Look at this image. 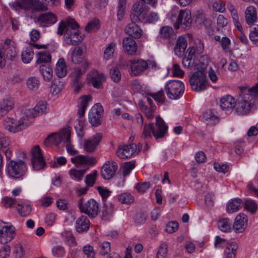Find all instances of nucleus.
I'll return each mask as SVG.
<instances>
[{
    "instance_id": "nucleus-11",
    "label": "nucleus",
    "mask_w": 258,
    "mask_h": 258,
    "mask_svg": "<svg viewBox=\"0 0 258 258\" xmlns=\"http://www.w3.org/2000/svg\"><path fill=\"white\" fill-rule=\"evenodd\" d=\"M31 163L34 170L43 169L46 165L45 161L38 145L34 146L31 150Z\"/></svg>"
},
{
    "instance_id": "nucleus-27",
    "label": "nucleus",
    "mask_w": 258,
    "mask_h": 258,
    "mask_svg": "<svg viewBox=\"0 0 258 258\" xmlns=\"http://www.w3.org/2000/svg\"><path fill=\"white\" fill-rule=\"evenodd\" d=\"M19 7L22 9H27L32 8L33 9L38 11H43L48 10L47 7L42 3L36 0H29V4H23L22 2L18 3Z\"/></svg>"
},
{
    "instance_id": "nucleus-35",
    "label": "nucleus",
    "mask_w": 258,
    "mask_h": 258,
    "mask_svg": "<svg viewBox=\"0 0 258 258\" xmlns=\"http://www.w3.org/2000/svg\"><path fill=\"white\" fill-rule=\"evenodd\" d=\"M245 17L246 22L248 25L253 24L257 20L255 8L253 6L248 7L245 12Z\"/></svg>"
},
{
    "instance_id": "nucleus-53",
    "label": "nucleus",
    "mask_w": 258,
    "mask_h": 258,
    "mask_svg": "<svg viewBox=\"0 0 258 258\" xmlns=\"http://www.w3.org/2000/svg\"><path fill=\"white\" fill-rule=\"evenodd\" d=\"M14 253L15 254L16 258L23 257L25 253L23 246L21 243L16 244L14 248Z\"/></svg>"
},
{
    "instance_id": "nucleus-18",
    "label": "nucleus",
    "mask_w": 258,
    "mask_h": 258,
    "mask_svg": "<svg viewBox=\"0 0 258 258\" xmlns=\"http://www.w3.org/2000/svg\"><path fill=\"white\" fill-rule=\"evenodd\" d=\"M46 104L44 102H39L34 108H28L25 110L24 114L27 120L32 119L39 115L43 114L46 111Z\"/></svg>"
},
{
    "instance_id": "nucleus-9",
    "label": "nucleus",
    "mask_w": 258,
    "mask_h": 258,
    "mask_svg": "<svg viewBox=\"0 0 258 258\" xmlns=\"http://www.w3.org/2000/svg\"><path fill=\"white\" fill-rule=\"evenodd\" d=\"M78 205L81 212L87 215L89 217L93 218L98 215L99 204L94 199H91L84 203V199L80 198Z\"/></svg>"
},
{
    "instance_id": "nucleus-8",
    "label": "nucleus",
    "mask_w": 258,
    "mask_h": 258,
    "mask_svg": "<svg viewBox=\"0 0 258 258\" xmlns=\"http://www.w3.org/2000/svg\"><path fill=\"white\" fill-rule=\"evenodd\" d=\"M189 82L191 87L194 91H201L206 89L207 81L204 70L202 69L193 73Z\"/></svg>"
},
{
    "instance_id": "nucleus-30",
    "label": "nucleus",
    "mask_w": 258,
    "mask_h": 258,
    "mask_svg": "<svg viewBox=\"0 0 258 258\" xmlns=\"http://www.w3.org/2000/svg\"><path fill=\"white\" fill-rule=\"evenodd\" d=\"M202 119L207 125H214L219 121V118L214 110L205 111L202 115Z\"/></svg>"
},
{
    "instance_id": "nucleus-63",
    "label": "nucleus",
    "mask_w": 258,
    "mask_h": 258,
    "mask_svg": "<svg viewBox=\"0 0 258 258\" xmlns=\"http://www.w3.org/2000/svg\"><path fill=\"white\" fill-rule=\"evenodd\" d=\"M153 124H145L144 127L142 137L146 139L151 137V132L153 133Z\"/></svg>"
},
{
    "instance_id": "nucleus-33",
    "label": "nucleus",
    "mask_w": 258,
    "mask_h": 258,
    "mask_svg": "<svg viewBox=\"0 0 258 258\" xmlns=\"http://www.w3.org/2000/svg\"><path fill=\"white\" fill-rule=\"evenodd\" d=\"M90 221L86 216L82 215L76 222V229L79 233L87 231L89 228Z\"/></svg>"
},
{
    "instance_id": "nucleus-1",
    "label": "nucleus",
    "mask_w": 258,
    "mask_h": 258,
    "mask_svg": "<svg viewBox=\"0 0 258 258\" xmlns=\"http://www.w3.org/2000/svg\"><path fill=\"white\" fill-rule=\"evenodd\" d=\"M78 28L79 25L73 19L68 18L66 21H62L59 23L57 33L63 35V41L66 45H76L83 40Z\"/></svg>"
},
{
    "instance_id": "nucleus-55",
    "label": "nucleus",
    "mask_w": 258,
    "mask_h": 258,
    "mask_svg": "<svg viewBox=\"0 0 258 258\" xmlns=\"http://www.w3.org/2000/svg\"><path fill=\"white\" fill-rule=\"evenodd\" d=\"M83 251L87 258H95V252L94 248L90 245H86L83 247Z\"/></svg>"
},
{
    "instance_id": "nucleus-13",
    "label": "nucleus",
    "mask_w": 258,
    "mask_h": 258,
    "mask_svg": "<svg viewBox=\"0 0 258 258\" xmlns=\"http://www.w3.org/2000/svg\"><path fill=\"white\" fill-rule=\"evenodd\" d=\"M103 108L99 103L95 104L89 112V121L94 126H97L101 123Z\"/></svg>"
},
{
    "instance_id": "nucleus-64",
    "label": "nucleus",
    "mask_w": 258,
    "mask_h": 258,
    "mask_svg": "<svg viewBox=\"0 0 258 258\" xmlns=\"http://www.w3.org/2000/svg\"><path fill=\"white\" fill-rule=\"evenodd\" d=\"M11 247L9 245L3 246L0 248V257L7 258L10 256Z\"/></svg>"
},
{
    "instance_id": "nucleus-49",
    "label": "nucleus",
    "mask_w": 258,
    "mask_h": 258,
    "mask_svg": "<svg viewBox=\"0 0 258 258\" xmlns=\"http://www.w3.org/2000/svg\"><path fill=\"white\" fill-rule=\"evenodd\" d=\"M99 28V21L97 19H93L88 22L85 27V30L88 32H92L97 30Z\"/></svg>"
},
{
    "instance_id": "nucleus-44",
    "label": "nucleus",
    "mask_w": 258,
    "mask_h": 258,
    "mask_svg": "<svg viewBox=\"0 0 258 258\" xmlns=\"http://www.w3.org/2000/svg\"><path fill=\"white\" fill-rule=\"evenodd\" d=\"M135 166V162L133 161L126 162L122 164L121 170L123 176L128 175L131 170L134 168Z\"/></svg>"
},
{
    "instance_id": "nucleus-29",
    "label": "nucleus",
    "mask_w": 258,
    "mask_h": 258,
    "mask_svg": "<svg viewBox=\"0 0 258 258\" xmlns=\"http://www.w3.org/2000/svg\"><path fill=\"white\" fill-rule=\"evenodd\" d=\"M55 74L59 78L64 77L68 72L66 61L63 58H60L55 66Z\"/></svg>"
},
{
    "instance_id": "nucleus-31",
    "label": "nucleus",
    "mask_w": 258,
    "mask_h": 258,
    "mask_svg": "<svg viewBox=\"0 0 258 258\" xmlns=\"http://www.w3.org/2000/svg\"><path fill=\"white\" fill-rule=\"evenodd\" d=\"M187 45L185 38L182 36H179L177 40L176 44L174 47L175 54L178 57L183 56Z\"/></svg>"
},
{
    "instance_id": "nucleus-5",
    "label": "nucleus",
    "mask_w": 258,
    "mask_h": 258,
    "mask_svg": "<svg viewBox=\"0 0 258 258\" xmlns=\"http://www.w3.org/2000/svg\"><path fill=\"white\" fill-rule=\"evenodd\" d=\"M7 174L9 177L22 179L28 170L27 163L23 160H10L7 164Z\"/></svg>"
},
{
    "instance_id": "nucleus-43",
    "label": "nucleus",
    "mask_w": 258,
    "mask_h": 258,
    "mask_svg": "<svg viewBox=\"0 0 258 258\" xmlns=\"http://www.w3.org/2000/svg\"><path fill=\"white\" fill-rule=\"evenodd\" d=\"M34 55V52L31 48H27L21 54V58L23 62L25 63H29L32 59Z\"/></svg>"
},
{
    "instance_id": "nucleus-52",
    "label": "nucleus",
    "mask_w": 258,
    "mask_h": 258,
    "mask_svg": "<svg viewBox=\"0 0 258 258\" xmlns=\"http://www.w3.org/2000/svg\"><path fill=\"white\" fill-rule=\"evenodd\" d=\"M111 251V246L110 242L104 241L100 246L99 252L101 255L108 254Z\"/></svg>"
},
{
    "instance_id": "nucleus-14",
    "label": "nucleus",
    "mask_w": 258,
    "mask_h": 258,
    "mask_svg": "<svg viewBox=\"0 0 258 258\" xmlns=\"http://www.w3.org/2000/svg\"><path fill=\"white\" fill-rule=\"evenodd\" d=\"M0 221V243L6 244L10 242L15 236V229L13 226H4Z\"/></svg>"
},
{
    "instance_id": "nucleus-38",
    "label": "nucleus",
    "mask_w": 258,
    "mask_h": 258,
    "mask_svg": "<svg viewBox=\"0 0 258 258\" xmlns=\"http://www.w3.org/2000/svg\"><path fill=\"white\" fill-rule=\"evenodd\" d=\"M242 200L239 198L229 201L227 207V211L229 213L237 212L241 208Z\"/></svg>"
},
{
    "instance_id": "nucleus-15",
    "label": "nucleus",
    "mask_w": 258,
    "mask_h": 258,
    "mask_svg": "<svg viewBox=\"0 0 258 258\" xmlns=\"http://www.w3.org/2000/svg\"><path fill=\"white\" fill-rule=\"evenodd\" d=\"M155 127L153 126V135L156 140L163 138L167 132L168 126L159 116L156 117Z\"/></svg>"
},
{
    "instance_id": "nucleus-20",
    "label": "nucleus",
    "mask_w": 258,
    "mask_h": 258,
    "mask_svg": "<svg viewBox=\"0 0 258 258\" xmlns=\"http://www.w3.org/2000/svg\"><path fill=\"white\" fill-rule=\"evenodd\" d=\"M117 164L113 161H107L102 166L101 173L104 179H110L115 174L117 169Z\"/></svg>"
},
{
    "instance_id": "nucleus-12",
    "label": "nucleus",
    "mask_w": 258,
    "mask_h": 258,
    "mask_svg": "<svg viewBox=\"0 0 258 258\" xmlns=\"http://www.w3.org/2000/svg\"><path fill=\"white\" fill-rule=\"evenodd\" d=\"M148 6L143 3H136L133 6L131 14L132 21L142 22L145 21L144 17L148 11Z\"/></svg>"
},
{
    "instance_id": "nucleus-21",
    "label": "nucleus",
    "mask_w": 258,
    "mask_h": 258,
    "mask_svg": "<svg viewBox=\"0 0 258 258\" xmlns=\"http://www.w3.org/2000/svg\"><path fill=\"white\" fill-rule=\"evenodd\" d=\"M14 104V99L9 95L5 96L0 101V118L13 108Z\"/></svg>"
},
{
    "instance_id": "nucleus-37",
    "label": "nucleus",
    "mask_w": 258,
    "mask_h": 258,
    "mask_svg": "<svg viewBox=\"0 0 258 258\" xmlns=\"http://www.w3.org/2000/svg\"><path fill=\"white\" fill-rule=\"evenodd\" d=\"M80 104L78 110V114L80 117H83L88 106V103L91 100L92 97L89 95H84L80 97Z\"/></svg>"
},
{
    "instance_id": "nucleus-60",
    "label": "nucleus",
    "mask_w": 258,
    "mask_h": 258,
    "mask_svg": "<svg viewBox=\"0 0 258 258\" xmlns=\"http://www.w3.org/2000/svg\"><path fill=\"white\" fill-rule=\"evenodd\" d=\"M178 223L176 221L169 222L166 226L165 231L168 233L175 232L178 229Z\"/></svg>"
},
{
    "instance_id": "nucleus-51",
    "label": "nucleus",
    "mask_w": 258,
    "mask_h": 258,
    "mask_svg": "<svg viewBox=\"0 0 258 258\" xmlns=\"http://www.w3.org/2000/svg\"><path fill=\"white\" fill-rule=\"evenodd\" d=\"M84 72H82V70L76 68L74 69L73 72L71 73L72 80L73 83H79L80 82V78L83 75Z\"/></svg>"
},
{
    "instance_id": "nucleus-58",
    "label": "nucleus",
    "mask_w": 258,
    "mask_h": 258,
    "mask_svg": "<svg viewBox=\"0 0 258 258\" xmlns=\"http://www.w3.org/2000/svg\"><path fill=\"white\" fill-rule=\"evenodd\" d=\"M10 140L8 137L3 133L0 132V152L2 149H5L9 147Z\"/></svg>"
},
{
    "instance_id": "nucleus-3",
    "label": "nucleus",
    "mask_w": 258,
    "mask_h": 258,
    "mask_svg": "<svg viewBox=\"0 0 258 258\" xmlns=\"http://www.w3.org/2000/svg\"><path fill=\"white\" fill-rule=\"evenodd\" d=\"M248 93L243 95L235 105V112L238 115H246L251 112L254 102L252 100L258 97V82L254 86L248 89Z\"/></svg>"
},
{
    "instance_id": "nucleus-26",
    "label": "nucleus",
    "mask_w": 258,
    "mask_h": 258,
    "mask_svg": "<svg viewBox=\"0 0 258 258\" xmlns=\"http://www.w3.org/2000/svg\"><path fill=\"white\" fill-rule=\"evenodd\" d=\"M89 76L90 83L94 87L96 88H100L102 82L105 81L104 75L96 70L91 72L89 74Z\"/></svg>"
},
{
    "instance_id": "nucleus-39",
    "label": "nucleus",
    "mask_w": 258,
    "mask_h": 258,
    "mask_svg": "<svg viewBox=\"0 0 258 258\" xmlns=\"http://www.w3.org/2000/svg\"><path fill=\"white\" fill-rule=\"evenodd\" d=\"M39 71L45 81H50L53 76L51 68L48 64H41L39 67Z\"/></svg>"
},
{
    "instance_id": "nucleus-25",
    "label": "nucleus",
    "mask_w": 258,
    "mask_h": 258,
    "mask_svg": "<svg viewBox=\"0 0 258 258\" xmlns=\"http://www.w3.org/2000/svg\"><path fill=\"white\" fill-rule=\"evenodd\" d=\"M136 145H124L119 148L116 151L117 156L121 159H127L131 157L135 152Z\"/></svg>"
},
{
    "instance_id": "nucleus-22",
    "label": "nucleus",
    "mask_w": 258,
    "mask_h": 258,
    "mask_svg": "<svg viewBox=\"0 0 258 258\" xmlns=\"http://www.w3.org/2000/svg\"><path fill=\"white\" fill-rule=\"evenodd\" d=\"M247 226V217L243 213L236 216L235 218L233 228L236 233H242L246 228Z\"/></svg>"
},
{
    "instance_id": "nucleus-47",
    "label": "nucleus",
    "mask_w": 258,
    "mask_h": 258,
    "mask_svg": "<svg viewBox=\"0 0 258 258\" xmlns=\"http://www.w3.org/2000/svg\"><path fill=\"white\" fill-rule=\"evenodd\" d=\"M116 46V43L114 42L109 44L104 52V57L105 59H109L112 56Z\"/></svg>"
},
{
    "instance_id": "nucleus-46",
    "label": "nucleus",
    "mask_w": 258,
    "mask_h": 258,
    "mask_svg": "<svg viewBox=\"0 0 258 258\" xmlns=\"http://www.w3.org/2000/svg\"><path fill=\"white\" fill-rule=\"evenodd\" d=\"M119 201L122 204H130L134 201V197L129 193H123L118 196Z\"/></svg>"
},
{
    "instance_id": "nucleus-45",
    "label": "nucleus",
    "mask_w": 258,
    "mask_h": 258,
    "mask_svg": "<svg viewBox=\"0 0 258 258\" xmlns=\"http://www.w3.org/2000/svg\"><path fill=\"white\" fill-rule=\"evenodd\" d=\"M18 206L17 208V211L21 216H27L30 214L32 209L29 205L18 204Z\"/></svg>"
},
{
    "instance_id": "nucleus-17",
    "label": "nucleus",
    "mask_w": 258,
    "mask_h": 258,
    "mask_svg": "<svg viewBox=\"0 0 258 258\" xmlns=\"http://www.w3.org/2000/svg\"><path fill=\"white\" fill-rule=\"evenodd\" d=\"M102 139L100 134H96L84 142V149L87 153H91L96 151Z\"/></svg>"
},
{
    "instance_id": "nucleus-28",
    "label": "nucleus",
    "mask_w": 258,
    "mask_h": 258,
    "mask_svg": "<svg viewBox=\"0 0 258 258\" xmlns=\"http://www.w3.org/2000/svg\"><path fill=\"white\" fill-rule=\"evenodd\" d=\"M123 47L128 54L133 55L137 49V45L134 39L131 37H126L123 40Z\"/></svg>"
},
{
    "instance_id": "nucleus-34",
    "label": "nucleus",
    "mask_w": 258,
    "mask_h": 258,
    "mask_svg": "<svg viewBox=\"0 0 258 258\" xmlns=\"http://www.w3.org/2000/svg\"><path fill=\"white\" fill-rule=\"evenodd\" d=\"M236 105L235 99L230 95H226L221 98L220 106L222 110L233 109Z\"/></svg>"
},
{
    "instance_id": "nucleus-62",
    "label": "nucleus",
    "mask_w": 258,
    "mask_h": 258,
    "mask_svg": "<svg viewBox=\"0 0 258 258\" xmlns=\"http://www.w3.org/2000/svg\"><path fill=\"white\" fill-rule=\"evenodd\" d=\"M167 252V245L165 243H162L158 249L156 258H165Z\"/></svg>"
},
{
    "instance_id": "nucleus-4",
    "label": "nucleus",
    "mask_w": 258,
    "mask_h": 258,
    "mask_svg": "<svg viewBox=\"0 0 258 258\" xmlns=\"http://www.w3.org/2000/svg\"><path fill=\"white\" fill-rule=\"evenodd\" d=\"M169 17L174 23L176 29L180 28L186 29L189 28L192 23L191 14L188 10H179L174 7L169 13Z\"/></svg>"
},
{
    "instance_id": "nucleus-59",
    "label": "nucleus",
    "mask_w": 258,
    "mask_h": 258,
    "mask_svg": "<svg viewBox=\"0 0 258 258\" xmlns=\"http://www.w3.org/2000/svg\"><path fill=\"white\" fill-rule=\"evenodd\" d=\"M244 207L252 213L255 212L257 208L256 203L252 200H246L245 202Z\"/></svg>"
},
{
    "instance_id": "nucleus-41",
    "label": "nucleus",
    "mask_w": 258,
    "mask_h": 258,
    "mask_svg": "<svg viewBox=\"0 0 258 258\" xmlns=\"http://www.w3.org/2000/svg\"><path fill=\"white\" fill-rule=\"evenodd\" d=\"M161 37L166 39H175V34L172 28L169 26H163L160 29Z\"/></svg>"
},
{
    "instance_id": "nucleus-56",
    "label": "nucleus",
    "mask_w": 258,
    "mask_h": 258,
    "mask_svg": "<svg viewBox=\"0 0 258 258\" xmlns=\"http://www.w3.org/2000/svg\"><path fill=\"white\" fill-rule=\"evenodd\" d=\"M144 19L143 23H154L159 20V15L158 13L152 12L148 15L146 14Z\"/></svg>"
},
{
    "instance_id": "nucleus-2",
    "label": "nucleus",
    "mask_w": 258,
    "mask_h": 258,
    "mask_svg": "<svg viewBox=\"0 0 258 258\" xmlns=\"http://www.w3.org/2000/svg\"><path fill=\"white\" fill-rule=\"evenodd\" d=\"M71 160L72 163L76 165L77 168L81 166H87V168L82 169L72 168L69 170V173L71 178L76 181H81L87 172L88 166L94 165L97 162L94 157H88L82 155L72 158Z\"/></svg>"
},
{
    "instance_id": "nucleus-57",
    "label": "nucleus",
    "mask_w": 258,
    "mask_h": 258,
    "mask_svg": "<svg viewBox=\"0 0 258 258\" xmlns=\"http://www.w3.org/2000/svg\"><path fill=\"white\" fill-rule=\"evenodd\" d=\"M97 175V172L96 170L89 174H88L85 178V182L87 186H93Z\"/></svg>"
},
{
    "instance_id": "nucleus-42",
    "label": "nucleus",
    "mask_w": 258,
    "mask_h": 258,
    "mask_svg": "<svg viewBox=\"0 0 258 258\" xmlns=\"http://www.w3.org/2000/svg\"><path fill=\"white\" fill-rule=\"evenodd\" d=\"M26 85L30 90L35 91L39 87L40 81L36 77H30L27 80Z\"/></svg>"
},
{
    "instance_id": "nucleus-54",
    "label": "nucleus",
    "mask_w": 258,
    "mask_h": 258,
    "mask_svg": "<svg viewBox=\"0 0 258 258\" xmlns=\"http://www.w3.org/2000/svg\"><path fill=\"white\" fill-rule=\"evenodd\" d=\"M52 254L54 257H62L64 255L65 250L62 246L56 245L52 248Z\"/></svg>"
},
{
    "instance_id": "nucleus-7",
    "label": "nucleus",
    "mask_w": 258,
    "mask_h": 258,
    "mask_svg": "<svg viewBox=\"0 0 258 258\" xmlns=\"http://www.w3.org/2000/svg\"><path fill=\"white\" fill-rule=\"evenodd\" d=\"M165 90L169 98L177 99L183 94L184 86L181 81L171 80L165 84Z\"/></svg>"
},
{
    "instance_id": "nucleus-32",
    "label": "nucleus",
    "mask_w": 258,
    "mask_h": 258,
    "mask_svg": "<svg viewBox=\"0 0 258 258\" xmlns=\"http://www.w3.org/2000/svg\"><path fill=\"white\" fill-rule=\"evenodd\" d=\"M238 244L234 241H229L225 244L224 258H235Z\"/></svg>"
},
{
    "instance_id": "nucleus-24",
    "label": "nucleus",
    "mask_w": 258,
    "mask_h": 258,
    "mask_svg": "<svg viewBox=\"0 0 258 258\" xmlns=\"http://www.w3.org/2000/svg\"><path fill=\"white\" fill-rule=\"evenodd\" d=\"M125 33L133 38L138 39L141 37L143 33L142 30L133 22L128 24L124 28Z\"/></svg>"
},
{
    "instance_id": "nucleus-61",
    "label": "nucleus",
    "mask_w": 258,
    "mask_h": 258,
    "mask_svg": "<svg viewBox=\"0 0 258 258\" xmlns=\"http://www.w3.org/2000/svg\"><path fill=\"white\" fill-rule=\"evenodd\" d=\"M110 75L112 80L115 82L120 80L121 74L118 68H113L110 70Z\"/></svg>"
},
{
    "instance_id": "nucleus-23",
    "label": "nucleus",
    "mask_w": 258,
    "mask_h": 258,
    "mask_svg": "<svg viewBox=\"0 0 258 258\" xmlns=\"http://www.w3.org/2000/svg\"><path fill=\"white\" fill-rule=\"evenodd\" d=\"M57 21L56 16L50 12L41 14L37 19V23L42 27H47Z\"/></svg>"
},
{
    "instance_id": "nucleus-48",
    "label": "nucleus",
    "mask_w": 258,
    "mask_h": 258,
    "mask_svg": "<svg viewBox=\"0 0 258 258\" xmlns=\"http://www.w3.org/2000/svg\"><path fill=\"white\" fill-rule=\"evenodd\" d=\"M37 62H47L51 60V55L48 52H39L37 54Z\"/></svg>"
},
{
    "instance_id": "nucleus-19",
    "label": "nucleus",
    "mask_w": 258,
    "mask_h": 258,
    "mask_svg": "<svg viewBox=\"0 0 258 258\" xmlns=\"http://www.w3.org/2000/svg\"><path fill=\"white\" fill-rule=\"evenodd\" d=\"M148 64L144 60L137 59L131 61V72L132 76H137L147 69Z\"/></svg>"
},
{
    "instance_id": "nucleus-36",
    "label": "nucleus",
    "mask_w": 258,
    "mask_h": 258,
    "mask_svg": "<svg viewBox=\"0 0 258 258\" xmlns=\"http://www.w3.org/2000/svg\"><path fill=\"white\" fill-rule=\"evenodd\" d=\"M84 58L83 49L81 47H75L71 52V60L75 64H79Z\"/></svg>"
},
{
    "instance_id": "nucleus-6",
    "label": "nucleus",
    "mask_w": 258,
    "mask_h": 258,
    "mask_svg": "<svg viewBox=\"0 0 258 258\" xmlns=\"http://www.w3.org/2000/svg\"><path fill=\"white\" fill-rule=\"evenodd\" d=\"M32 120H27L24 115L18 120L7 117L5 119V128L11 133H15L20 132L29 126Z\"/></svg>"
},
{
    "instance_id": "nucleus-16",
    "label": "nucleus",
    "mask_w": 258,
    "mask_h": 258,
    "mask_svg": "<svg viewBox=\"0 0 258 258\" xmlns=\"http://www.w3.org/2000/svg\"><path fill=\"white\" fill-rule=\"evenodd\" d=\"M0 49L3 50V55L7 59H12L16 55L15 43L9 38L5 39Z\"/></svg>"
},
{
    "instance_id": "nucleus-10",
    "label": "nucleus",
    "mask_w": 258,
    "mask_h": 258,
    "mask_svg": "<svg viewBox=\"0 0 258 258\" xmlns=\"http://www.w3.org/2000/svg\"><path fill=\"white\" fill-rule=\"evenodd\" d=\"M71 128L68 126L62 129L59 133L53 134L49 136L45 140L44 144L48 145L50 143L58 145L61 142L66 143L70 139Z\"/></svg>"
},
{
    "instance_id": "nucleus-40",
    "label": "nucleus",
    "mask_w": 258,
    "mask_h": 258,
    "mask_svg": "<svg viewBox=\"0 0 258 258\" xmlns=\"http://www.w3.org/2000/svg\"><path fill=\"white\" fill-rule=\"evenodd\" d=\"M219 229L224 232H229L231 231V221L226 218L220 220L218 222Z\"/></svg>"
},
{
    "instance_id": "nucleus-50",
    "label": "nucleus",
    "mask_w": 258,
    "mask_h": 258,
    "mask_svg": "<svg viewBox=\"0 0 258 258\" xmlns=\"http://www.w3.org/2000/svg\"><path fill=\"white\" fill-rule=\"evenodd\" d=\"M62 236L64 240L67 242L69 244L72 246L76 245L75 238L70 231H64L62 233Z\"/></svg>"
}]
</instances>
